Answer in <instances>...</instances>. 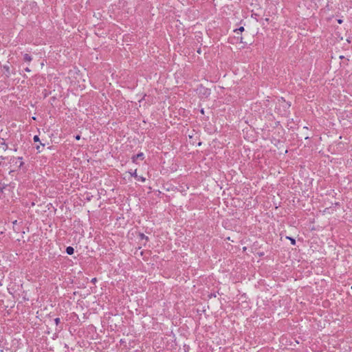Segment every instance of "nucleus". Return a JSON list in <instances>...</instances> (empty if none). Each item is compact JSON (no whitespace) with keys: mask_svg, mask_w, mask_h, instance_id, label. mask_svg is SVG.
<instances>
[{"mask_svg":"<svg viewBox=\"0 0 352 352\" xmlns=\"http://www.w3.org/2000/svg\"><path fill=\"white\" fill-rule=\"evenodd\" d=\"M243 31H244L243 27H240L239 28L234 30V32H236V34L241 33Z\"/></svg>","mask_w":352,"mask_h":352,"instance_id":"5","label":"nucleus"},{"mask_svg":"<svg viewBox=\"0 0 352 352\" xmlns=\"http://www.w3.org/2000/svg\"><path fill=\"white\" fill-rule=\"evenodd\" d=\"M143 158H144V154L142 153H140L137 154L136 155H134L132 157V160L133 162H135L138 159L143 160Z\"/></svg>","mask_w":352,"mask_h":352,"instance_id":"1","label":"nucleus"},{"mask_svg":"<svg viewBox=\"0 0 352 352\" xmlns=\"http://www.w3.org/2000/svg\"><path fill=\"white\" fill-rule=\"evenodd\" d=\"M338 22L339 23H342V20L339 19V20L338 21Z\"/></svg>","mask_w":352,"mask_h":352,"instance_id":"12","label":"nucleus"},{"mask_svg":"<svg viewBox=\"0 0 352 352\" xmlns=\"http://www.w3.org/2000/svg\"><path fill=\"white\" fill-rule=\"evenodd\" d=\"M25 70L26 72H28L30 71V69H29L28 67L25 68Z\"/></svg>","mask_w":352,"mask_h":352,"instance_id":"13","label":"nucleus"},{"mask_svg":"<svg viewBox=\"0 0 352 352\" xmlns=\"http://www.w3.org/2000/svg\"><path fill=\"white\" fill-rule=\"evenodd\" d=\"M75 139H76V140H79L80 139V135H76L75 136Z\"/></svg>","mask_w":352,"mask_h":352,"instance_id":"10","label":"nucleus"},{"mask_svg":"<svg viewBox=\"0 0 352 352\" xmlns=\"http://www.w3.org/2000/svg\"><path fill=\"white\" fill-rule=\"evenodd\" d=\"M206 94H210V93L208 92V90H207V89L206 90Z\"/></svg>","mask_w":352,"mask_h":352,"instance_id":"15","label":"nucleus"},{"mask_svg":"<svg viewBox=\"0 0 352 352\" xmlns=\"http://www.w3.org/2000/svg\"><path fill=\"white\" fill-rule=\"evenodd\" d=\"M0 148H2L3 151H6L8 149V145L3 140L0 142Z\"/></svg>","mask_w":352,"mask_h":352,"instance_id":"3","label":"nucleus"},{"mask_svg":"<svg viewBox=\"0 0 352 352\" xmlns=\"http://www.w3.org/2000/svg\"><path fill=\"white\" fill-rule=\"evenodd\" d=\"M23 58H24L25 60L28 61V62L32 60L31 56L29 54H24Z\"/></svg>","mask_w":352,"mask_h":352,"instance_id":"4","label":"nucleus"},{"mask_svg":"<svg viewBox=\"0 0 352 352\" xmlns=\"http://www.w3.org/2000/svg\"><path fill=\"white\" fill-rule=\"evenodd\" d=\"M60 318H55V319H54V322H55V323H56V325H57V324H58L60 323Z\"/></svg>","mask_w":352,"mask_h":352,"instance_id":"8","label":"nucleus"},{"mask_svg":"<svg viewBox=\"0 0 352 352\" xmlns=\"http://www.w3.org/2000/svg\"><path fill=\"white\" fill-rule=\"evenodd\" d=\"M132 176L135 177V178L138 177V175L136 173V170H135L133 173H131Z\"/></svg>","mask_w":352,"mask_h":352,"instance_id":"7","label":"nucleus"},{"mask_svg":"<svg viewBox=\"0 0 352 352\" xmlns=\"http://www.w3.org/2000/svg\"><path fill=\"white\" fill-rule=\"evenodd\" d=\"M33 139H34V142H38L39 141V138H38V135H34Z\"/></svg>","mask_w":352,"mask_h":352,"instance_id":"9","label":"nucleus"},{"mask_svg":"<svg viewBox=\"0 0 352 352\" xmlns=\"http://www.w3.org/2000/svg\"><path fill=\"white\" fill-rule=\"evenodd\" d=\"M39 148H40V146H38L36 147V149L38 151V152H40Z\"/></svg>","mask_w":352,"mask_h":352,"instance_id":"14","label":"nucleus"},{"mask_svg":"<svg viewBox=\"0 0 352 352\" xmlns=\"http://www.w3.org/2000/svg\"><path fill=\"white\" fill-rule=\"evenodd\" d=\"M289 239L291 241L292 244L294 245L295 244V240L294 239H292V238H289Z\"/></svg>","mask_w":352,"mask_h":352,"instance_id":"11","label":"nucleus"},{"mask_svg":"<svg viewBox=\"0 0 352 352\" xmlns=\"http://www.w3.org/2000/svg\"><path fill=\"white\" fill-rule=\"evenodd\" d=\"M74 250L72 247L69 246L66 248V252L69 255H72L74 254Z\"/></svg>","mask_w":352,"mask_h":352,"instance_id":"2","label":"nucleus"},{"mask_svg":"<svg viewBox=\"0 0 352 352\" xmlns=\"http://www.w3.org/2000/svg\"><path fill=\"white\" fill-rule=\"evenodd\" d=\"M136 179L142 182H144L145 181V178L141 176H138Z\"/></svg>","mask_w":352,"mask_h":352,"instance_id":"6","label":"nucleus"}]
</instances>
